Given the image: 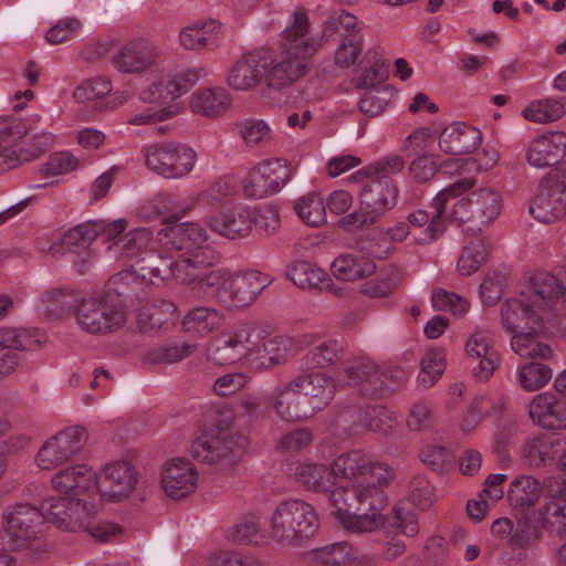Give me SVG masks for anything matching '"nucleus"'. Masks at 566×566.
Listing matches in <instances>:
<instances>
[{
  "mask_svg": "<svg viewBox=\"0 0 566 566\" xmlns=\"http://www.w3.org/2000/svg\"><path fill=\"white\" fill-rule=\"evenodd\" d=\"M308 31L306 13L295 11L292 25L282 32L280 54L274 55L272 51L265 50V85L270 91L282 92L310 72L312 57L319 43L314 39H305Z\"/></svg>",
  "mask_w": 566,
  "mask_h": 566,
  "instance_id": "nucleus-1",
  "label": "nucleus"
},
{
  "mask_svg": "<svg viewBox=\"0 0 566 566\" xmlns=\"http://www.w3.org/2000/svg\"><path fill=\"white\" fill-rule=\"evenodd\" d=\"M558 302L566 304L564 284L551 273L537 272L531 276L520 296L502 303V325L513 334L530 329L542 331L546 311Z\"/></svg>",
  "mask_w": 566,
  "mask_h": 566,
  "instance_id": "nucleus-2",
  "label": "nucleus"
},
{
  "mask_svg": "<svg viewBox=\"0 0 566 566\" xmlns=\"http://www.w3.org/2000/svg\"><path fill=\"white\" fill-rule=\"evenodd\" d=\"M334 394L333 378L322 373L301 374L279 392L274 409L285 421L308 419L324 409Z\"/></svg>",
  "mask_w": 566,
  "mask_h": 566,
  "instance_id": "nucleus-3",
  "label": "nucleus"
},
{
  "mask_svg": "<svg viewBox=\"0 0 566 566\" xmlns=\"http://www.w3.org/2000/svg\"><path fill=\"white\" fill-rule=\"evenodd\" d=\"M129 277L127 273L112 275L102 296L81 298L76 321L90 334L105 335L120 328L126 322L124 297L127 295L119 283Z\"/></svg>",
  "mask_w": 566,
  "mask_h": 566,
  "instance_id": "nucleus-4",
  "label": "nucleus"
},
{
  "mask_svg": "<svg viewBox=\"0 0 566 566\" xmlns=\"http://www.w3.org/2000/svg\"><path fill=\"white\" fill-rule=\"evenodd\" d=\"M318 528L314 507L302 500L282 501L271 517L272 536L283 544H298Z\"/></svg>",
  "mask_w": 566,
  "mask_h": 566,
  "instance_id": "nucleus-5",
  "label": "nucleus"
},
{
  "mask_svg": "<svg viewBox=\"0 0 566 566\" xmlns=\"http://www.w3.org/2000/svg\"><path fill=\"white\" fill-rule=\"evenodd\" d=\"M29 134V127L14 118H0V172L35 159L53 146V135L35 134L27 148L17 149L20 139Z\"/></svg>",
  "mask_w": 566,
  "mask_h": 566,
  "instance_id": "nucleus-6",
  "label": "nucleus"
},
{
  "mask_svg": "<svg viewBox=\"0 0 566 566\" xmlns=\"http://www.w3.org/2000/svg\"><path fill=\"white\" fill-rule=\"evenodd\" d=\"M397 196L398 187L394 180H369L359 192V209L343 217L339 224L344 228L373 224L394 208Z\"/></svg>",
  "mask_w": 566,
  "mask_h": 566,
  "instance_id": "nucleus-7",
  "label": "nucleus"
},
{
  "mask_svg": "<svg viewBox=\"0 0 566 566\" xmlns=\"http://www.w3.org/2000/svg\"><path fill=\"white\" fill-rule=\"evenodd\" d=\"M332 475L348 482L388 486L395 473L386 464L374 462L361 450H352L338 455L331 464Z\"/></svg>",
  "mask_w": 566,
  "mask_h": 566,
  "instance_id": "nucleus-8",
  "label": "nucleus"
},
{
  "mask_svg": "<svg viewBox=\"0 0 566 566\" xmlns=\"http://www.w3.org/2000/svg\"><path fill=\"white\" fill-rule=\"evenodd\" d=\"M528 211L534 219L543 223L566 218V182L560 169H551L542 178L538 192L531 200Z\"/></svg>",
  "mask_w": 566,
  "mask_h": 566,
  "instance_id": "nucleus-9",
  "label": "nucleus"
},
{
  "mask_svg": "<svg viewBox=\"0 0 566 566\" xmlns=\"http://www.w3.org/2000/svg\"><path fill=\"white\" fill-rule=\"evenodd\" d=\"M38 510L42 513L43 523L48 521L71 532L88 528L96 514L94 504L83 499L62 496L44 500Z\"/></svg>",
  "mask_w": 566,
  "mask_h": 566,
  "instance_id": "nucleus-10",
  "label": "nucleus"
},
{
  "mask_svg": "<svg viewBox=\"0 0 566 566\" xmlns=\"http://www.w3.org/2000/svg\"><path fill=\"white\" fill-rule=\"evenodd\" d=\"M146 165L165 178H181L193 166L196 153L185 144L165 142L151 145L146 151Z\"/></svg>",
  "mask_w": 566,
  "mask_h": 566,
  "instance_id": "nucleus-11",
  "label": "nucleus"
},
{
  "mask_svg": "<svg viewBox=\"0 0 566 566\" xmlns=\"http://www.w3.org/2000/svg\"><path fill=\"white\" fill-rule=\"evenodd\" d=\"M290 163L284 158L264 159L249 170L244 195L262 199L279 192L292 178Z\"/></svg>",
  "mask_w": 566,
  "mask_h": 566,
  "instance_id": "nucleus-12",
  "label": "nucleus"
},
{
  "mask_svg": "<svg viewBox=\"0 0 566 566\" xmlns=\"http://www.w3.org/2000/svg\"><path fill=\"white\" fill-rule=\"evenodd\" d=\"M88 439L82 426H71L51 437L39 450L36 461L41 469L53 470L81 453Z\"/></svg>",
  "mask_w": 566,
  "mask_h": 566,
  "instance_id": "nucleus-13",
  "label": "nucleus"
},
{
  "mask_svg": "<svg viewBox=\"0 0 566 566\" xmlns=\"http://www.w3.org/2000/svg\"><path fill=\"white\" fill-rule=\"evenodd\" d=\"M43 516L36 506L18 504L4 517L7 547L11 551L27 548L42 533Z\"/></svg>",
  "mask_w": 566,
  "mask_h": 566,
  "instance_id": "nucleus-14",
  "label": "nucleus"
},
{
  "mask_svg": "<svg viewBox=\"0 0 566 566\" xmlns=\"http://www.w3.org/2000/svg\"><path fill=\"white\" fill-rule=\"evenodd\" d=\"M474 184L475 180L472 177L458 178L448 187L438 191L432 202V207L434 208V212L432 214H429L426 210L418 209L408 214L407 223L410 224V228H421L427 226L426 233L428 238L430 240L439 239L446 230L442 214L446 210L448 197H459L469 191Z\"/></svg>",
  "mask_w": 566,
  "mask_h": 566,
  "instance_id": "nucleus-15",
  "label": "nucleus"
},
{
  "mask_svg": "<svg viewBox=\"0 0 566 566\" xmlns=\"http://www.w3.org/2000/svg\"><path fill=\"white\" fill-rule=\"evenodd\" d=\"M348 485L337 486L332 490L329 500L336 509L337 518L358 510L359 505L365 504L368 510H384L388 503V496L385 493L384 485H375L371 489L365 483L349 482Z\"/></svg>",
  "mask_w": 566,
  "mask_h": 566,
  "instance_id": "nucleus-16",
  "label": "nucleus"
},
{
  "mask_svg": "<svg viewBox=\"0 0 566 566\" xmlns=\"http://www.w3.org/2000/svg\"><path fill=\"white\" fill-rule=\"evenodd\" d=\"M241 448L227 430L203 433L191 446L192 457L207 464L224 463L232 465L240 455Z\"/></svg>",
  "mask_w": 566,
  "mask_h": 566,
  "instance_id": "nucleus-17",
  "label": "nucleus"
},
{
  "mask_svg": "<svg viewBox=\"0 0 566 566\" xmlns=\"http://www.w3.org/2000/svg\"><path fill=\"white\" fill-rule=\"evenodd\" d=\"M137 481L138 474L129 462L116 461L96 474L95 489L103 499L117 502L133 492Z\"/></svg>",
  "mask_w": 566,
  "mask_h": 566,
  "instance_id": "nucleus-18",
  "label": "nucleus"
},
{
  "mask_svg": "<svg viewBox=\"0 0 566 566\" xmlns=\"http://www.w3.org/2000/svg\"><path fill=\"white\" fill-rule=\"evenodd\" d=\"M339 381L354 388L358 395L368 398L384 396V382L379 366L368 359L352 360L338 376Z\"/></svg>",
  "mask_w": 566,
  "mask_h": 566,
  "instance_id": "nucleus-19",
  "label": "nucleus"
},
{
  "mask_svg": "<svg viewBox=\"0 0 566 566\" xmlns=\"http://www.w3.org/2000/svg\"><path fill=\"white\" fill-rule=\"evenodd\" d=\"M41 346L38 331L23 328L0 329V377L10 375L19 365L17 350H35Z\"/></svg>",
  "mask_w": 566,
  "mask_h": 566,
  "instance_id": "nucleus-20",
  "label": "nucleus"
},
{
  "mask_svg": "<svg viewBox=\"0 0 566 566\" xmlns=\"http://www.w3.org/2000/svg\"><path fill=\"white\" fill-rule=\"evenodd\" d=\"M265 49L244 53L230 69L227 83L235 91L255 88L262 80L265 81L266 67Z\"/></svg>",
  "mask_w": 566,
  "mask_h": 566,
  "instance_id": "nucleus-21",
  "label": "nucleus"
},
{
  "mask_svg": "<svg viewBox=\"0 0 566 566\" xmlns=\"http://www.w3.org/2000/svg\"><path fill=\"white\" fill-rule=\"evenodd\" d=\"M159 55L149 40L136 38L125 43L113 56L115 67L123 73H139L150 67Z\"/></svg>",
  "mask_w": 566,
  "mask_h": 566,
  "instance_id": "nucleus-22",
  "label": "nucleus"
},
{
  "mask_svg": "<svg viewBox=\"0 0 566 566\" xmlns=\"http://www.w3.org/2000/svg\"><path fill=\"white\" fill-rule=\"evenodd\" d=\"M530 417L545 430H566V399L552 392L538 394L530 403Z\"/></svg>",
  "mask_w": 566,
  "mask_h": 566,
  "instance_id": "nucleus-23",
  "label": "nucleus"
},
{
  "mask_svg": "<svg viewBox=\"0 0 566 566\" xmlns=\"http://www.w3.org/2000/svg\"><path fill=\"white\" fill-rule=\"evenodd\" d=\"M198 473L187 459H172L163 472V486L169 497L179 500L192 493L197 486Z\"/></svg>",
  "mask_w": 566,
  "mask_h": 566,
  "instance_id": "nucleus-24",
  "label": "nucleus"
},
{
  "mask_svg": "<svg viewBox=\"0 0 566 566\" xmlns=\"http://www.w3.org/2000/svg\"><path fill=\"white\" fill-rule=\"evenodd\" d=\"M566 153V135L560 132L543 134L532 140L526 161L534 168H547L558 164Z\"/></svg>",
  "mask_w": 566,
  "mask_h": 566,
  "instance_id": "nucleus-25",
  "label": "nucleus"
},
{
  "mask_svg": "<svg viewBox=\"0 0 566 566\" xmlns=\"http://www.w3.org/2000/svg\"><path fill=\"white\" fill-rule=\"evenodd\" d=\"M207 224L213 232L230 240H238L250 234L253 214L247 208L233 207L211 214L207 219Z\"/></svg>",
  "mask_w": 566,
  "mask_h": 566,
  "instance_id": "nucleus-26",
  "label": "nucleus"
},
{
  "mask_svg": "<svg viewBox=\"0 0 566 566\" xmlns=\"http://www.w3.org/2000/svg\"><path fill=\"white\" fill-rule=\"evenodd\" d=\"M481 132L463 122L447 125L439 135V148L448 155H465L478 149Z\"/></svg>",
  "mask_w": 566,
  "mask_h": 566,
  "instance_id": "nucleus-27",
  "label": "nucleus"
},
{
  "mask_svg": "<svg viewBox=\"0 0 566 566\" xmlns=\"http://www.w3.org/2000/svg\"><path fill=\"white\" fill-rule=\"evenodd\" d=\"M120 273L129 274V277L119 283L120 289H125L127 293L130 281H134V274L148 282H153L157 277L160 280L175 277V260L155 252H148L130 264V271L126 270Z\"/></svg>",
  "mask_w": 566,
  "mask_h": 566,
  "instance_id": "nucleus-28",
  "label": "nucleus"
},
{
  "mask_svg": "<svg viewBox=\"0 0 566 566\" xmlns=\"http://www.w3.org/2000/svg\"><path fill=\"white\" fill-rule=\"evenodd\" d=\"M96 472L85 464L69 467L53 475L51 483L60 493L70 494V497L80 499L95 490Z\"/></svg>",
  "mask_w": 566,
  "mask_h": 566,
  "instance_id": "nucleus-29",
  "label": "nucleus"
},
{
  "mask_svg": "<svg viewBox=\"0 0 566 566\" xmlns=\"http://www.w3.org/2000/svg\"><path fill=\"white\" fill-rule=\"evenodd\" d=\"M265 287L258 273L230 274L228 293L223 300L226 308H245L250 306Z\"/></svg>",
  "mask_w": 566,
  "mask_h": 566,
  "instance_id": "nucleus-30",
  "label": "nucleus"
},
{
  "mask_svg": "<svg viewBox=\"0 0 566 566\" xmlns=\"http://www.w3.org/2000/svg\"><path fill=\"white\" fill-rule=\"evenodd\" d=\"M180 216L178 213L170 216L166 219L168 227L160 230L159 234H165L176 250H186V252L202 248L207 241L206 230L198 223L193 222H179Z\"/></svg>",
  "mask_w": 566,
  "mask_h": 566,
  "instance_id": "nucleus-31",
  "label": "nucleus"
},
{
  "mask_svg": "<svg viewBox=\"0 0 566 566\" xmlns=\"http://www.w3.org/2000/svg\"><path fill=\"white\" fill-rule=\"evenodd\" d=\"M249 343V334L245 331L222 335L209 348L208 357L221 366L232 365L243 357L252 355Z\"/></svg>",
  "mask_w": 566,
  "mask_h": 566,
  "instance_id": "nucleus-32",
  "label": "nucleus"
},
{
  "mask_svg": "<svg viewBox=\"0 0 566 566\" xmlns=\"http://www.w3.org/2000/svg\"><path fill=\"white\" fill-rule=\"evenodd\" d=\"M542 492V485L536 479L526 475L516 478L507 492V500L514 515H532Z\"/></svg>",
  "mask_w": 566,
  "mask_h": 566,
  "instance_id": "nucleus-33",
  "label": "nucleus"
},
{
  "mask_svg": "<svg viewBox=\"0 0 566 566\" xmlns=\"http://www.w3.org/2000/svg\"><path fill=\"white\" fill-rule=\"evenodd\" d=\"M548 488L552 493V499L546 502L541 509L533 512L534 518L541 527H547L552 532L557 533L559 536L564 535L566 528V513L563 501L555 499V494H563L565 486L562 488L555 478L548 479Z\"/></svg>",
  "mask_w": 566,
  "mask_h": 566,
  "instance_id": "nucleus-34",
  "label": "nucleus"
},
{
  "mask_svg": "<svg viewBox=\"0 0 566 566\" xmlns=\"http://www.w3.org/2000/svg\"><path fill=\"white\" fill-rule=\"evenodd\" d=\"M562 439L558 436L541 433L527 440L523 446V455L528 465L542 468L553 464L556 454L562 451Z\"/></svg>",
  "mask_w": 566,
  "mask_h": 566,
  "instance_id": "nucleus-35",
  "label": "nucleus"
},
{
  "mask_svg": "<svg viewBox=\"0 0 566 566\" xmlns=\"http://www.w3.org/2000/svg\"><path fill=\"white\" fill-rule=\"evenodd\" d=\"M211 270L212 262L202 248L185 252L175 260V279L187 285L192 286Z\"/></svg>",
  "mask_w": 566,
  "mask_h": 566,
  "instance_id": "nucleus-36",
  "label": "nucleus"
},
{
  "mask_svg": "<svg viewBox=\"0 0 566 566\" xmlns=\"http://www.w3.org/2000/svg\"><path fill=\"white\" fill-rule=\"evenodd\" d=\"M231 272L223 268L207 272L191 286L193 295L203 302H214L223 306L228 293V284Z\"/></svg>",
  "mask_w": 566,
  "mask_h": 566,
  "instance_id": "nucleus-37",
  "label": "nucleus"
},
{
  "mask_svg": "<svg viewBox=\"0 0 566 566\" xmlns=\"http://www.w3.org/2000/svg\"><path fill=\"white\" fill-rule=\"evenodd\" d=\"M376 263L370 258L361 254L339 255L331 265L333 275L343 282L368 277L376 272Z\"/></svg>",
  "mask_w": 566,
  "mask_h": 566,
  "instance_id": "nucleus-38",
  "label": "nucleus"
},
{
  "mask_svg": "<svg viewBox=\"0 0 566 566\" xmlns=\"http://www.w3.org/2000/svg\"><path fill=\"white\" fill-rule=\"evenodd\" d=\"M220 23L216 20L196 21L179 32V43L186 50L199 51L217 45Z\"/></svg>",
  "mask_w": 566,
  "mask_h": 566,
  "instance_id": "nucleus-39",
  "label": "nucleus"
},
{
  "mask_svg": "<svg viewBox=\"0 0 566 566\" xmlns=\"http://www.w3.org/2000/svg\"><path fill=\"white\" fill-rule=\"evenodd\" d=\"M337 35L339 39L363 35L357 18L346 11L332 12L324 22L321 38L314 41L321 46L323 43L335 42Z\"/></svg>",
  "mask_w": 566,
  "mask_h": 566,
  "instance_id": "nucleus-40",
  "label": "nucleus"
},
{
  "mask_svg": "<svg viewBox=\"0 0 566 566\" xmlns=\"http://www.w3.org/2000/svg\"><path fill=\"white\" fill-rule=\"evenodd\" d=\"M468 197L474 213L475 224H489L500 214L501 196L495 190L481 188L472 191Z\"/></svg>",
  "mask_w": 566,
  "mask_h": 566,
  "instance_id": "nucleus-41",
  "label": "nucleus"
},
{
  "mask_svg": "<svg viewBox=\"0 0 566 566\" xmlns=\"http://www.w3.org/2000/svg\"><path fill=\"white\" fill-rule=\"evenodd\" d=\"M402 282V272L396 264H386L377 272L374 280L361 285V293L368 297H388Z\"/></svg>",
  "mask_w": 566,
  "mask_h": 566,
  "instance_id": "nucleus-42",
  "label": "nucleus"
},
{
  "mask_svg": "<svg viewBox=\"0 0 566 566\" xmlns=\"http://www.w3.org/2000/svg\"><path fill=\"white\" fill-rule=\"evenodd\" d=\"M222 317L220 311L214 307L198 306L185 315L181 326L188 334L205 336L218 327Z\"/></svg>",
  "mask_w": 566,
  "mask_h": 566,
  "instance_id": "nucleus-43",
  "label": "nucleus"
},
{
  "mask_svg": "<svg viewBox=\"0 0 566 566\" xmlns=\"http://www.w3.org/2000/svg\"><path fill=\"white\" fill-rule=\"evenodd\" d=\"M191 109L206 117H217L226 113L230 105L229 94L221 88L198 91L191 98Z\"/></svg>",
  "mask_w": 566,
  "mask_h": 566,
  "instance_id": "nucleus-44",
  "label": "nucleus"
},
{
  "mask_svg": "<svg viewBox=\"0 0 566 566\" xmlns=\"http://www.w3.org/2000/svg\"><path fill=\"white\" fill-rule=\"evenodd\" d=\"M45 304V312L55 318H62L72 314L76 315L81 300L74 290L56 287L46 291L41 296Z\"/></svg>",
  "mask_w": 566,
  "mask_h": 566,
  "instance_id": "nucleus-45",
  "label": "nucleus"
},
{
  "mask_svg": "<svg viewBox=\"0 0 566 566\" xmlns=\"http://www.w3.org/2000/svg\"><path fill=\"white\" fill-rule=\"evenodd\" d=\"M541 332L530 329L514 334L511 339L512 349L524 358L548 359L553 355V349L541 339Z\"/></svg>",
  "mask_w": 566,
  "mask_h": 566,
  "instance_id": "nucleus-46",
  "label": "nucleus"
},
{
  "mask_svg": "<svg viewBox=\"0 0 566 566\" xmlns=\"http://www.w3.org/2000/svg\"><path fill=\"white\" fill-rule=\"evenodd\" d=\"M345 356L343 339H328L308 350L303 360L307 368H325L340 361Z\"/></svg>",
  "mask_w": 566,
  "mask_h": 566,
  "instance_id": "nucleus-47",
  "label": "nucleus"
},
{
  "mask_svg": "<svg viewBox=\"0 0 566 566\" xmlns=\"http://www.w3.org/2000/svg\"><path fill=\"white\" fill-rule=\"evenodd\" d=\"M177 91L171 76L167 75L142 90L139 97L144 103L156 104L160 108H172L177 113L178 107L171 105V102L178 98Z\"/></svg>",
  "mask_w": 566,
  "mask_h": 566,
  "instance_id": "nucleus-48",
  "label": "nucleus"
},
{
  "mask_svg": "<svg viewBox=\"0 0 566 566\" xmlns=\"http://www.w3.org/2000/svg\"><path fill=\"white\" fill-rule=\"evenodd\" d=\"M197 350L196 344L180 343V344H164L149 349L145 359L150 364L169 365L181 361L182 359L191 356Z\"/></svg>",
  "mask_w": 566,
  "mask_h": 566,
  "instance_id": "nucleus-49",
  "label": "nucleus"
},
{
  "mask_svg": "<svg viewBox=\"0 0 566 566\" xmlns=\"http://www.w3.org/2000/svg\"><path fill=\"white\" fill-rule=\"evenodd\" d=\"M290 280L302 290H319L326 272L308 261H297L287 270Z\"/></svg>",
  "mask_w": 566,
  "mask_h": 566,
  "instance_id": "nucleus-50",
  "label": "nucleus"
},
{
  "mask_svg": "<svg viewBox=\"0 0 566 566\" xmlns=\"http://www.w3.org/2000/svg\"><path fill=\"white\" fill-rule=\"evenodd\" d=\"M354 417V427L367 431H385L390 427L391 421L388 409L379 405L360 407L355 411Z\"/></svg>",
  "mask_w": 566,
  "mask_h": 566,
  "instance_id": "nucleus-51",
  "label": "nucleus"
},
{
  "mask_svg": "<svg viewBox=\"0 0 566 566\" xmlns=\"http://www.w3.org/2000/svg\"><path fill=\"white\" fill-rule=\"evenodd\" d=\"M95 240V232L91 227V222L77 224L67 230L57 242L53 243L51 249L59 247L64 252L77 253L80 250H86Z\"/></svg>",
  "mask_w": 566,
  "mask_h": 566,
  "instance_id": "nucleus-52",
  "label": "nucleus"
},
{
  "mask_svg": "<svg viewBox=\"0 0 566 566\" xmlns=\"http://www.w3.org/2000/svg\"><path fill=\"white\" fill-rule=\"evenodd\" d=\"M294 210L300 219L307 226L317 228L326 221V208L323 198L316 193H308L300 198Z\"/></svg>",
  "mask_w": 566,
  "mask_h": 566,
  "instance_id": "nucleus-53",
  "label": "nucleus"
},
{
  "mask_svg": "<svg viewBox=\"0 0 566 566\" xmlns=\"http://www.w3.org/2000/svg\"><path fill=\"white\" fill-rule=\"evenodd\" d=\"M297 481L306 488L315 491H325L332 475L327 467L312 462L297 463L294 470Z\"/></svg>",
  "mask_w": 566,
  "mask_h": 566,
  "instance_id": "nucleus-54",
  "label": "nucleus"
},
{
  "mask_svg": "<svg viewBox=\"0 0 566 566\" xmlns=\"http://www.w3.org/2000/svg\"><path fill=\"white\" fill-rule=\"evenodd\" d=\"M516 526L509 539L512 549H525L530 547L539 537V524L534 514L515 515Z\"/></svg>",
  "mask_w": 566,
  "mask_h": 566,
  "instance_id": "nucleus-55",
  "label": "nucleus"
},
{
  "mask_svg": "<svg viewBox=\"0 0 566 566\" xmlns=\"http://www.w3.org/2000/svg\"><path fill=\"white\" fill-rule=\"evenodd\" d=\"M446 367V357L442 349H430L421 359V371L418 382L423 388H430L442 376Z\"/></svg>",
  "mask_w": 566,
  "mask_h": 566,
  "instance_id": "nucleus-56",
  "label": "nucleus"
},
{
  "mask_svg": "<svg viewBox=\"0 0 566 566\" xmlns=\"http://www.w3.org/2000/svg\"><path fill=\"white\" fill-rule=\"evenodd\" d=\"M381 510H369L370 513L354 514L352 512L339 517L338 521L343 526L355 533L373 532L379 526H386L385 515Z\"/></svg>",
  "mask_w": 566,
  "mask_h": 566,
  "instance_id": "nucleus-57",
  "label": "nucleus"
},
{
  "mask_svg": "<svg viewBox=\"0 0 566 566\" xmlns=\"http://www.w3.org/2000/svg\"><path fill=\"white\" fill-rule=\"evenodd\" d=\"M314 562L321 566H346L352 559V547L343 542L313 552Z\"/></svg>",
  "mask_w": 566,
  "mask_h": 566,
  "instance_id": "nucleus-58",
  "label": "nucleus"
},
{
  "mask_svg": "<svg viewBox=\"0 0 566 566\" xmlns=\"http://www.w3.org/2000/svg\"><path fill=\"white\" fill-rule=\"evenodd\" d=\"M552 378V369L539 363H528L518 371V380L523 389L535 391L544 387Z\"/></svg>",
  "mask_w": 566,
  "mask_h": 566,
  "instance_id": "nucleus-59",
  "label": "nucleus"
},
{
  "mask_svg": "<svg viewBox=\"0 0 566 566\" xmlns=\"http://www.w3.org/2000/svg\"><path fill=\"white\" fill-rule=\"evenodd\" d=\"M486 255L488 251L482 241L471 242L459 256L458 270L462 275L469 276L480 269Z\"/></svg>",
  "mask_w": 566,
  "mask_h": 566,
  "instance_id": "nucleus-60",
  "label": "nucleus"
},
{
  "mask_svg": "<svg viewBox=\"0 0 566 566\" xmlns=\"http://www.w3.org/2000/svg\"><path fill=\"white\" fill-rule=\"evenodd\" d=\"M565 113L563 103L556 99H545L537 105H531L523 112L525 118L535 123H548L559 119Z\"/></svg>",
  "mask_w": 566,
  "mask_h": 566,
  "instance_id": "nucleus-61",
  "label": "nucleus"
},
{
  "mask_svg": "<svg viewBox=\"0 0 566 566\" xmlns=\"http://www.w3.org/2000/svg\"><path fill=\"white\" fill-rule=\"evenodd\" d=\"M112 92V83L105 76H96L83 82L73 93L77 102H91L105 97Z\"/></svg>",
  "mask_w": 566,
  "mask_h": 566,
  "instance_id": "nucleus-62",
  "label": "nucleus"
},
{
  "mask_svg": "<svg viewBox=\"0 0 566 566\" xmlns=\"http://www.w3.org/2000/svg\"><path fill=\"white\" fill-rule=\"evenodd\" d=\"M363 35H353L338 40V46L335 51V63L339 67L348 69L354 65L363 52Z\"/></svg>",
  "mask_w": 566,
  "mask_h": 566,
  "instance_id": "nucleus-63",
  "label": "nucleus"
},
{
  "mask_svg": "<svg viewBox=\"0 0 566 566\" xmlns=\"http://www.w3.org/2000/svg\"><path fill=\"white\" fill-rule=\"evenodd\" d=\"M78 166V160L69 151H56L41 166L40 174L44 177L67 174Z\"/></svg>",
  "mask_w": 566,
  "mask_h": 566,
  "instance_id": "nucleus-64",
  "label": "nucleus"
}]
</instances>
